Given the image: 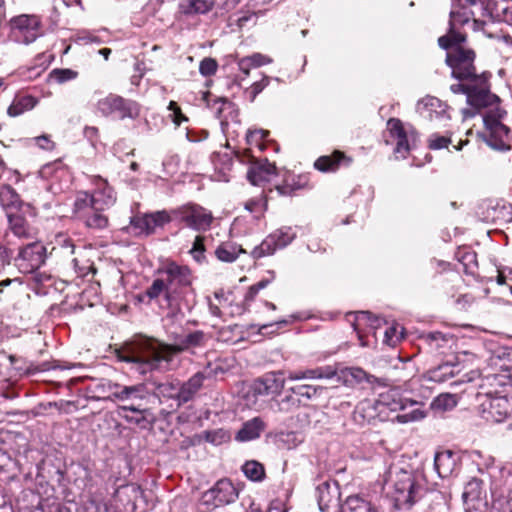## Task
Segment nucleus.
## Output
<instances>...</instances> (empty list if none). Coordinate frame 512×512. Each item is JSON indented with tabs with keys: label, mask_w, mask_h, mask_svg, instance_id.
<instances>
[{
	"label": "nucleus",
	"mask_w": 512,
	"mask_h": 512,
	"mask_svg": "<svg viewBox=\"0 0 512 512\" xmlns=\"http://www.w3.org/2000/svg\"><path fill=\"white\" fill-rule=\"evenodd\" d=\"M271 235L276 236V243L280 248L286 247L288 244H290L293 239L296 237V233L293 232L291 227H283L275 232L271 233Z\"/></svg>",
	"instance_id": "a18cd8bd"
},
{
	"label": "nucleus",
	"mask_w": 512,
	"mask_h": 512,
	"mask_svg": "<svg viewBox=\"0 0 512 512\" xmlns=\"http://www.w3.org/2000/svg\"><path fill=\"white\" fill-rule=\"evenodd\" d=\"M120 415L131 424H135L141 428H146L149 424L146 413L147 409H141L134 404L123 405L120 408Z\"/></svg>",
	"instance_id": "c85d7f7f"
},
{
	"label": "nucleus",
	"mask_w": 512,
	"mask_h": 512,
	"mask_svg": "<svg viewBox=\"0 0 512 512\" xmlns=\"http://www.w3.org/2000/svg\"><path fill=\"white\" fill-rule=\"evenodd\" d=\"M216 0H188L181 4V10L185 14H205L215 5Z\"/></svg>",
	"instance_id": "c9c22d12"
},
{
	"label": "nucleus",
	"mask_w": 512,
	"mask_h": 512,
	"mask_svg": "<svg viewBox=\"0 0 512 512\" xmlns=\"http://www.w3.org/2000/svg\"><path fill=\"white\" fill-rule=\"evenodd\" d=\"M450 10L449 30L438 39L439 46L443 49H451L446 55V63L452 70V76L456 79L487 78L485 73L478 74L474 66L475 53L471 49L459 46L466 40V35L460 28L472 21V30L483 31L485 22L475 19L473 7L480 5L486 11V0H452Z\"/></svg>",
	"instance_id": "f257e3e1"
},
{
	"label": "nucleus",
	"mask_w": 512,
	"mask_h": 512,
	"mask_svg": "<svg viewBox=\"0 0 512 512\" xmlns=\"http://www.w3.org/2000/svg\"><path fill=\"white\" fill-rule=\"evenodd\" d=\"M349 316H353V320L349 321L356 331L358 338L361 341V345L365 346L366 343L363 342V338L369 334L370 321L377 322L378 317L371 315L368 311H359L355 314H350Z\"/></svg>",
	"instance_id": "cd10ccee"
},
{
	"label": "nucleus",
	"mask_w": 512,
	"mask_h": 512,
	"mask_svg": "<svg viewBox=\"0 0 512 512\" xmlns=\"http://www.w3.org/2000/svg\"><path fill=\"white\" fill-rule=\"evenodd\" d=\"M422 476L401 468H391L385 478L384 488L399 509H408L425 494L420 483Z\"/></svg>",
	"instance_id": "7ed1b4c3"
},
{
	"label": "nucleus",
	"mask_w": 512,
	"mask_h": 512,
	"mask_svg": "<svg viewBox=\"0 0 512 512\" xmlns=\"http://www.w3.org/2000/svg\"><path fill=\"white\" fill-rule=\"evenodd\" d=\"M104 209H99L89 199V193L85 191L76 194L73 204V215L81 221L87 228L94 230L105 229L109 220L105 215Z\"/></svg>",
	"instance_id": "6e6552de"
},
{
	"label": "nucleus",
	"mask_w": 512,
	"mask_h": 512,
	"mask_svg": "<svg viewBox=\"0 0 512 512\" xmlns=\"http://www.w3.org/2000/svg\"><path fill=\"white\" fill-rule=\"evenodd\" d=\"M46 259V247L38 241L29 243L20 249L15 264L19 271L25 274L39 269Z\"/></svg>",
	"instance_id": "ddd939ff"
},
{
	"label": "nucleus",
	"mask_w": 512,
	"mask_h": 512,
	"mask_svg": "<svg viewBox=\"0 0 512 512\" xmlns=\"http://www.w3.org/2000/svg\"><path fill=\"white\" fill-rule=\"evenodd\" d=\"M329 488H330V485L327 482L319 485L318 488H317V491H318V505H319V508L322 511L327 509L329 507L330 502H331V498L329 496Z\"/></svg>",
	"instance_id": "603ef678"
},
{
	"label": "nucleus",
	"mask_w": 512,
	"mask_h": 512,
	"mask_svg": "<svg viewBox=\"0 0 512 512\" xmlns=\"http://www.w3.org/2000/svg\"><path fill=\"white\" fill-rule=\"evenodd\" d=\"M97 109L103 116L117 114L120 119H136L140 114L139 105L129 99H125L115 94L100 99L97 103Z\"/></svg>",
	"instance_id": "9d476101"
},
{
	"label": "nucleus",
	"mask_w": 512,
	"mask_h": 512,
	"mask_svg": "<svg viewBox=\"0 0 512 512\" xmlns=\"http://www.w3.org/2000/svg\"><path fill=\"white\" fill-rule=\"evenodd\" d=\"M334 378L348 387H354L363 382L372 384L377 380L375 376L368 374L360 367H345L340 370L337 369V374Z\"/></svg>",
	"instance_id": "aec40b11"
},
{
	"label": "nucleus",
	"mask_w": 512,
	"mask_h": 512,
	"mask_svg": "<svg viewBox=\"0 0 512 512\" xmlns=\"http://www.w3.org/2000/svg\"><path fill=\"white\" fill-rule=\"evenodd\" d=\"M286 379L290 380V381L303 380L304 379V370L288 371Z\"/></svg>",
	"instance_id": "338daca9"
},
{
	"label": "nucleus",
	"mask_w": 512,
	"mask_h": 512,
	"mask_svg": "<svg viewBox=\"0 0 512 512\" xmlns=\"http://www.w3.org/2000/svg\"><path fill=\"white\" fill-rule=\"evenodd\" d=\"M49 76L56 83L62 84L75 79L77 72L71 69H54L50 72Z\"/></svg>",
	"instance_id": "09e8293b"
},
{
	"label": "nucleus",
	"mask_w": 512,
	"mask_h": 512,
	"mask_svg": "<svg viewBox=\"0 0 512 512\" xmlns=\"http://www.w3.org/2000/svg\"><path fill=\"white\" fill-rule=\"evenodd\" d=\"M272 59L261 53H254L239 60V69H252L270 64Z\"/></svg>",
	"instance_id": "4c0bfd02"
},
{
	"label": "nucleus",
	"mask_w": 512,
	"mask_h": 512,
	"mask_svg": "<svg viewBox=\"0 0 512 512\" xmlns=\"http://www.w3.org/2000/svg\"><path fill=\"white\" fill-rule=\"evenodd\" d=\"M276 172L274 164L269 163L266 159L263 161L255 162L247 173L248 180L253 185H260L263 182L269 181L270 177Z\"/></svg>",
	"instance_id": "393cba45"
},
{
	"label": "nucleus",
	"mask_w": 512,
	"mask_h": 512,
	"mask_svg": "<svg viewBox=\"0 0 512 512\" xmlns=\"http://www.w3.org/2000/svg\"><path fill=\"white\" fill-rule=\"evenodd\" d=\"M351 161V158L347 157L343 152L336 150L331 155L319 157L315 161L314 167L321 172H335L341 163L349 166Z\"/></svg>",
	"instance_id": "b1692460"
},
{
	"label": "nucleus",
	"mask_w": 512,
	"mask_h": 512,
	"mask_svg": "<svg viewBox=\"0 0 512 512\" xmlns=\"http://www.w3.org/2000/svg\"><path fill=\"white\" fill-rule=\"evenodd\" d=\"M36 144L44 150H52L54 143L49 139L47 135H42L34 139Z\"/></svg>",
	"instance_id": "e2e57ef3"
},
{
	"label": "nucleus",
	"mask_w": 512,
	"mask_h": 512,
	"mask_svg": "<svg viewBox=\"0 0 512 512\" xmlns=\"http://www.w3.org/2000/svg\"><path fill=\"white\" fill-rule=\"evenodd\" d=\"M80 40H82L84 43H102V41L99 39L98 36L94 35L93 33H85L83 36L79 37Z\"/></svg>",
	"instance_id": "774afa93"
},
{
	"label": "nucleus",
	"mask_w": 512,
	"mask_h": 512,
	"mask_svg": "<svg viewBox=\"0 0 512 512\" xmlns=\"http://www.w3.org/2000/svg\"><path fill=\"white\" fill-rule=\"evenodd\" d=\"M191 251H194L196 253H204L205 247H204V238L202 236H197L194 240L193 246L191 248Z\"/></svg>",
	"instance_id": "69168bd1"
},
{
	"label": "nucleus",
	"mask_w": 512,
	"mask_h": 512,
	"mask_svg": "<svg viewBox=\"0 0 512 512\" xmlns=\"http://www.w3.org/2000/svg\"><path fill=\"white\" fill-rule=\"evenodd\" d=\"M175 219L196 231H206L210 228L213 215L210 211L197 204L183 205L172 211Z\"/></svg>",
	"instance_id": "9b49d317"
},
{
	"label": "nucleus",
	"mask_w": 512,
	"mask_h": 512,
	"mask_svg": "<svg viewBox=\"0 0 512 512\" xmlns=\"http://www.w3.org/2000/svg\"><path fill=\"white\" fill-rule=\"evenodd\" d=\"M11 34L18 43L30 44L40 35V20L35 15H19L11 20Z\"/></svg>",
	"instance_id": "4468645a"
},
{
	"label": "nucleus",
	"mask_w": 512,
	"mask_h": 512,
	"mask_svg": "<svg viewBox=\"0 0 512 512\" xmlns=\"http://www.w3.org/2000/svg\"><path fill=\"white\" fill-rule=\"evenodd\" d=\"M479 412L488 422L500 423L512 416V396L478 394Z\"/></svg>",
	"instance_id": "1a4fd4ad"
},
{
	"label": "nucleus",
	"mask_w": 512,
	"mask_h": 512,
	"mask_svg": "<svg viewBox=\"0 0 512 512\" xmlns=\"http://www.w3.org/2000/svg\"><path fill=\"white\" fill-rule=\"evenodd\" d=\"M205 335L202 331H194L175 345L165 344L154 338L146 336L135 337L126 346V351L121 359L133 363L141 374L160 369L165 364L169 368L174 356L194 347L204 345Z\"/></svg>",
	"instance_id": "f03ea898"
},
{
	"label": "nucleus",
	"mask_w": 512,
	"mask_h": 512,
	"mask_svg": "<svg viewBox=\"0 0 512 512\" xmlns=\"http://www.w3.org/2000/svg\"><path fill=\"white\" fill-rule=\"evenodd\" d=\"M9 227L12 233L18 238H31L33 229L29 226L26 219L20 214H9Z\"/></svg>",
	"instance_id": "7c9ffc66"
},
{
	"label": "nucleus",
	"mask_w": 512,
	"mask_h": 512,
	"mask_svg": "<svg viewBox=\"0 0 512 512\" xmlns=\"http://www.w3.org/2000/svg\"><path fill=\"white\" fill-rule=\"evenodd\" d=\"M157 391L163 397L176 399L179 402V383L164 382L157 385Z\"/></svg>",
	"instance_id": "c03bdc74"
},
{
	"label": "nucleus",
	"mask_w": 512,
	"mask_h": 512,
	"mask_svg": "<svg viewBox=\"0 0 512 512\" xmlns=\"http://www.w3.org/2000/svg\"><path fill=\"white\" fill-rule=\"evenodd\" d=\"M168 109L172 111L173 122L179 126L183 121H187V118L182 114L180 107L176 102L171 101L169 103Z\"/></svg>",
	"instance_id": "13d9d810"
},
{
	"label": "nucleus",
	"mask_w": 512,
	"mask_h": 512,
	"mask_svg": "<svg viewBox=\"0 0 512 512\" xmlns=\"http://www.w3.org/2000/svg\"><path fill=\"white\" fill-rule=\"evenodd\" d=\"M423 339L428 344L432 351L444 354L446 349H451L455 345V338L450 334H443L441 332H429L423 335Z\"/></svg>",
	"instance_id": "a878e982"
},
{
	"label": "nucleus",
	"mask_w": 512,
	"mask_h": 512,
	"mask_svg": "<svg viewBox=\"0 0 512 512\" xmlns=\"http://www.w3.org/2000/svg\"><path fill=\"white\" fill-rule=\"evenodd\" d=\"M261 13H262L261 10H256V9H253V11H251V12H246L237 18V20H236L237 25L240 28H243L247 25L248 22H250L253 19H256L258 17V15Z\"/></svg>",
	"instance_id": "bf43d9fd"
},
{
	"label": "nucleus",
	"mask_w": 512,
	"mask_h": 512,
	"mask_svg": "<svg viewBox=\"0 0 512 512\" xmlns=\"http://www.w3.org/2000/svg\"><path fill=\"white\" fill-rule=\"evenodd\" d=\"M145 296L149 298V300H156L160 296H163V300L167 305V286L166 281L161 278H156L153 280L152 284L145 290Z\"/></svg>",
	"instance_id": "58836bf2"
},
{
	"label": "nucleus",
	"mask_w": 512,
	"mask_h": 512,
	"mask_svg": "<svg viewBox=\"0 0 512 512\" xmlns=\"http://www.w3.org/2000/svg\"><path fill=\"white\" fill-rule=\"evenodd\" d=\"M103 391L107 393V398L121 402H133L143 400L147 395L144 384L131 386L121 385L108 381L102 385Z\"/></svg>",
	"instance_id": "2eb2a0df"
},
{
	"label": "nucleus",
	"mask_w": 512,
	"mask_h": 512,
	"mask_svg": "<svg viewBox=\"0 0 512 512\" xmlns=\"http://www.w3.org/2000/svg\"><path fill=\"white\" fill-rule=\"evenodd\" d=\"M484 492L483 481L477 477H472L465 484L462 498L464 502L479 500Z\"/></svg>",
	"instance_id": "f704fd0d"
},
{
	"label": "nucleus",
	"mask_w": 512,
	"mask_h": 512,
	"mask_svg": "<svg viewBox=\"0 0 512 512\" xmlns=\"http://www.w3.org/2000/svg\"><path fill=\"white\" fill-rule=\"evenodd\" d=\"M284 372H270L254 381L252 389L257 395L279 394L285 386Z\"/></svg>",
	"instance_id": "dca6fc26"
},
{
	"label": "nucleus",
	"mask_w": 512,
	"mask_h": 512,
	"mask_svg": "<svg viewBox=\"0 0 512 512\" xmlns=\"http://www.w3.org/2000/svg\"><path fill=\"white\" fill-rule=\"evenodd\" d=\"M348 512H381L380 509L359 495H351L346 499Z\"/></svg>",
	"instance_id": "473e14b6"
},
{
	"label": "nucleus",
	"mask_w": 512,
	"mask_h": 512,
	"mask_svg": "<svg viewBox=\"0 0 512 512\" xmlns=\"http://www.w3.org/2000/svg\"><path fill=\"white\" fill-rule=\"evenodd\" d=\"M505 112L497 105L491 108L483 116L485 127L489 131L485 141L489 147L496 151H509L510 145V129L501 123V119Z\"/></svg>",
	"instance_id": "0eeeda50"
},
{
	"label": "nucleus",
	"mask_w": 512,
	"mask_h": 512,
	"mask_svg": "<svg viewBox=\"0 0 512 512\" xmlns=\"http://www.w3.org/2000/svg\"><path fill=\"white\" fill-rule=\"evenodd\" d=\"M337 374L334 366H321L304 370V379H333Z\"/></svg>",
	"instance_id": "ea45409f"
},
{
	"label": "nucleus",
	"mask_w": 512,
	"mask_h": 512,
	"mask_svg": "<svg viewBox=\"0 0 512 512\" xmlns=\"http://www.w3.org/2000/svg\"><path fill=\"white\" fill-rule=\"evenodd\" d=\"M323 391H324V387H322V386H315V385H308V384L296 385L287 390V392H290L297 396L306 398L308 400L321 395L323 393Z\"/></svg>",
	"instance_id": "a19ab883"
},
{
	"label": "nucleus",
	"mask_w": 512,
	"mask_h": 512,
	"mask_svg": "<svg viewBox=\"0 0 512 512\" xmlns=\"http://www.w3.org/2000/svg\"><path fill=\"white\" fill-rule=\"evenodd\" d=\"M242 470L245 476L252 481H261L265 475L263 465L257 461H247Z\"/></svg>",
	"instance_id": "79ce46f5"
},
{
	"label": "nucleus",
	"mask_w": 512,
	"mask_h": 512,
	"mask_svg": "<svg viewBox=\"0 0 512 512\" xmlns=\"http://www.w3.org/2000/svg\"><path fill=\"white\" fill-rule=\"evenodd\" d=\"M274 280V274L271 273V276L269 278L262 279L255 283L254 285L250 286L246 295H245V301L251 302L255 299L257 294L260 290L266 288L272 281Z\"/></svg>",
	"instance_id": "de8ad7c7"
},
{
	"label": "nucleus",
	"mask_w": 512,
	"mask_h": 512,
	"mask_svg": "<svg viewBox=\"0 0 512 512\" xmlns=\"http://www.w3.org/2000/svg\"><path fill=\"white\" fill-rule=\"evenodd\" d=\"M416 109L421 117L428 120L450 119L447 104L433 96H426L418 101Z\"/></svg>",
	"instance_id": "a211bd4d"
},
{
	"label": "nucleus",
	"mask_w": 512,
	"mask_h": 512,
	"mask_svg": "<svg viewBox=\"0 0 512 512\" xmlns=\"http://www.w3.org/2000/svg\"><path fill=\"white\" fill-rule=\"evenodd\" d=\"M269 135V131L263 129L250 130L247 133L246 140L250 146L257 147L260 151L264 150L263 140Z\"/></svg>",
	"instance_id": "37998d69"
},
{
	"label": "nucleus",
	"mask_w": 512,
	"mask_h": 512,
	"mask_svg": "<svg viewBox=\"0 0 512 512\" xmlns=\"http://www.w3.org/2000/svg\"><path fill=\"white\" fill-rule=\"evenodd\" d=\"M457 464V455L450 450L441 451L435 455L434 468L441 478L449 477L457 468Z\"/></svg>",
	"instance_id": "5701e85b"
},
{
	"label": "nucleus",
	"mask_w": 512,
	"mask_h": 512,
	"mask_svg": "<svg viewBox=\"0 0 512 512\" xmlns=\"http://www.w3.org/2000/svg\"><path fill=\"white\" fill-rule=\"evenodd\" d=\"M205 375L203 373L194 374L185 383H179V406L190 401L203 385Z\"/></svg>",
	"instance_id": "bb28decb"
},
{
	"label": "nucleus",
	"mask_w": 512,
	"mask_h": 512,
	"mask_svg": "<svg viewBox=\"0 0 512 512\" xmlns=\"http://www.w3.org/2000/svg\"><path fill=\"white\" fill-rule=\"evenodd\" d=\"M227 371V365L221 359H218L212 363H208L203 371L205 378L217 377L218 375L224 374Z\"/></svg>",
	"instance_id": "49530a36"
},
{
	"label": "nucleus",
	"mask_w": 512,
	"mask_h": 512,
	"mask_svg": "<svg viewBox=\"0 0 512 512\" xmlns=\"http://www.w3.org/2000/svg\"><path fill=\"white\" fill-rule=\"evenodd\" d=\"M435 405L439 408L447 410L455 406V400L451 395H440L436 398Z\"/></svg>",
	"instance_id": "052dcab7"
},
{
	"label": "nucleus",
	"mask_w": 512,
	"mask_h": 512,
	"mask_svg": "<svg viewBox=\"0 0 512 512\" xmlns=\"http://www.w3.org/2000/svg\"><path fill=\"white\" fill-rule=\"evenodd\" d=\"M398 332L397 327H390L385 331V339L384 341L388 345H395L396 341L399 339V337L396 335Z\"/></svg>",
	"instance_id": "0e129e2a"
},
{
	"label": "nucleus",
	"mask_w": 512,
	"mask_h": 512,
	"mask_svg": "<svg viewBox=\"0 0 512 512\" xmlns=\"http://www.w3.org/2000/svg\"><path fill=\"white\" fill-rule=\"evenodd\" d=\"M238 498V490L229 479H220L201 496V503L208 509L233 503Z\"/></svg>",
	"instance_id": "f8f14e48"
},
{
	"label": "nucleus",
	"mask_w": 512,
	"mask_h": 512,
	"mask_svg": "<svg viewBox=\"0 0 512 512\" xmlns=\"http://www.w3.org/2000/svg\"><path fill=\"white\" fill-rule=\"evenodd\" d=\"M206 439L214 445H221L230 439V435L223 429H218L207 433Z\"/></svg>",
	"instance_id": "5fc2aeb1"
},
{
	"label": "nucleus",
	"mask_w": 512,
	"mask_h": 512,
	"mask_svg": "<svg viewBox=\"0 0 512 512\" xmlns=\"http://www.w3.org/2000/svg\"><path fill=\"white\" fill-rule=\"evenodd\" d=\"M124 491L129 494V496L133 499V505L135 506L138 498H141L143 496V491L141 488L135 484L127 485L124 488Z\"/></svg>",
	"instance_id": "680f3d73"
},
{
	"label": "nucleus",
	"mask_w": 512,
	"mask_h": 512,
	"mask_svg": "<svg viewBox=\"0 0 512 512\" xmlns=\"http://www.w3.org/2000/svg\"><path fill=\"white\" fill-rule=\"evenodd\" d=\"M275 235H268L260 245L253 248L251 255L254 259H259L268 255L274 254V252L280 247L276 243Z\"/></svg>",
	"instance_id": "e433bc0d"
},
{
	"label": "nucleus",
	"mask_w": 512,
	"mask_h": 512,
	"mask_svg": "<svg viewBox=\"0 0 512 512\" xmlns=\"http://www.w3.org/2000/svg\"><path fill=\"white\" fill-rule=\"evenodd\" d=\"M264 429L263 421L255 417L243 424L242 428L236 434V440L240 442L251 441L258 438Z\"/></svg>",
	"instance_id": "c756f323"
},
{
	"label": "nucleus",
	"mask_w": 512,
	"mask_h": 512,
	"mask_svg": "<svg viewBox=\"0 0 512 512\" xmlns=\"http://www.w3.org/2000/svg\"><path fill=\"white\" fill-rule=\"evenodd\" d=\"M95 189L92 194H89V199L99 209L107 210L111 208L116 202V195L113 188L108 184L105 179L96 177L94 180Z\"/></svg>",
	"instance_id": "6ab92c4d"
},
{
	"label": "nucleus",
	"mask_w": 512,
	"mask_h": 512,
	"mask_svg": "<svg viewBox=\"0 0 512 512\" xmlns=\"http://www.w3.org/2000/svg\"><path fill=\"white\" fill-rule=\"evenodd\" d=\"M16 193L9 185H0V202L2 206H10L15 202Z\"/></svg>",
	"instance_id": "6e6d98bb"
},
{
	"label": "nucleus",
	"mask_w": 512,
	"mask_h": 512,
	"mask_svg": "<svg viewBox=\"0 0 512 512\" xmlns=\"http://www.w3.org/2000/svg\"><path fill=\"white\" fill-rule=\"evenodd\" d=\"M171 221L170 215L166 211H157L142 216H135L131 219V224L139 230V233L149 235L157 227H162Z\"/></svg>",
	"instance_id": "f3484780"
},
{
	"label": "nucleus",
	"mask_w": 512,
	"mask_h": 512,
	"mask_svg": "<svg viewBox=\"0 0 512 512\" xmlns=\"http://www.w3.org/2000/svg\"><path fill=\"white\" fill-rule=\"evenodd\" d=\"M37 104V100L30 95L15 98L11 105L8 107L7 113L12 117H16L33 109Z\"/></svg>",
	"instance_id": "2f4dec72"
},
{
	"label": "nucleus",
	"mask_w": 512,
	"mask_h": 512,
	"mask_svg": "<svg viewBox=\"0 0 512 512\" xmlns=\"http://www.w3.org/2000/svg\"><path fill=\"white\" fill-rule=\"evenodd\" d=\"M376 406L380 411H401L396 416L399 423H408L421 420L425 417L422 403L404 398L398 388H391L378 395Z\"/></svg>",
	"instance_id": "39448f33"
},
{
	"label": "nucleus",
	"mask_w": 512,
	"mask_h": 512,
	"mask_svg": "<svg viewBox=\"0 0 512 512\" xmlns=\"http://www.w3.org/2000/svg\"><path fill=\"white\" fill-rule=\"evenodd\" d=\"M167 286V308L178 310L180 303L188 292L194 293L192 288L193 274L185 265H179L174 261L168 262L159 270Z\"/></svg>",
	"instance_id": "20e7f679"
},
{
	"label": "nucleus",
	"mask_w": 512,
	"mask_h": 512,
	"mask_svg": "<svg viewBox=\"0 0 512 512\" xmlns=\"http://www.w3.org/2000/svg\"><path fill=\"white\" fill-rule=\"evenodd\" d=\"M269 84V77L264 76L260 81L253 83L249 88L246 89V97L253 102L257 95L263 91Z\"/></svg>",
	"instance_id": "8fccbe9b"
},
{
	"label": "nucleus",
	"mask_w": 512,
	"mask_h": 512,
	"mask_svg": "<svg viewBox=\"0 0 512 512\" xmlns=\"http://www.w3.org/2000/svg\"><path fill=\"white\" fill-rule=\"evenodd\" d=\"M217 68V61L213 58L207 57L200 62L199 72L205 77L212 76L216 73Z\"/></svg>",
	"instance_id": "864d4df0"
},
{
	"label": "nucleus",
	"mask_w": 512,
	"mask_h": 512,
	"mask_svg": "<svg viewBox=\"0 0 512 512\" xmlns=\"http://www.w3.org/2000/svg\"><path fill=\"white\" fill-rule=\"evenodd\" d=\"M265 206L266 204L263 203L261 199H252L246 202L245 209L251 213H257L255 217L259 219L264 213Z\"/></svg>",
	"instance_id": "4d7b16f0"
},
{
	"label": "nucleus",
	"mask_w": 512,
	"mask_h": 512,
	"mask_svg": "<svg viewBox=\"0 0 512 512\" xmlns=\"http://www.w3.org/2000/svg\"><path fill=\"white\" fill-rule=\"evenodd\" d=\"M460 82L452 84L450 90L455 94H465L467 103L476 108L481 109L491 107L499 98L490 92L488 78H472L458 79Z\"/></svg>",
	"instance_id": "423d86ee"
},
{
	"label": "nucleus",
	"mask_w": 512,
	"mask_h": 512,
	"mask_svg": "<svg viewBox=\"0 0 512 512\" xmlns=\"http://www.w3.org/2000/svg\"><path fill=\"white\" fill-rule=\"evenodd\" d=\"M244 249L236 243L225 242L222 243L215 251L217 258L223 262L235 261L241 253H244Z\"/></svg>",
	"instance_id": "72a5a7b5"
},
{
	"label": "nucleus",
	"mask_w": 512,
	"mask_h": 512,
	"mask_svg": "<svg viewBox=\"0 0 512 512\" xmlns=\"http://www.w3.org/2000/svg\"><path fill=\"white\" fill-rule=\"evenodd\" d=\"M389 136L392 142H395V153L406 157L410 150L408 134L405 131L402 122L399 119L391 118L387 122Z\"/></svg>",
	"instance_id": "412c9836"
},
{
	"label": "nucleus",
	"mask_w": 512,
	"mask_h": 512,
	"mask_svg": "<svg viewBox=\"0 0 512 512\" xmlns=\"http://www.w3.org/2000/svg\"><path fill=\"white\" fill-rule=\"evenodd\" d=\"M461 370L462 368L460 363L446 361L439 364L437 367L428 370L423 377L429 381L442 383L459 374Z\"/></svg>",
	"instance_id": "4be33fe9"
},
{
	"label": "nucleus",
	"mask_w": 512,
	"mask_h": 512,
	"mask_svg": "<svg viewBox=\"0 0 512 512\" xmlns=\"http://www.w3.org/2000/svg\"><path fill=\"white\" fill-rule=\"evenodd\" d=\"M450 143V136H442L438 133L431 134L428 139V147L433 150L446 148Z\"/></svg>",
	"instance_id": "3c124183"
}]
</instances>
